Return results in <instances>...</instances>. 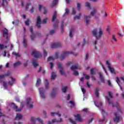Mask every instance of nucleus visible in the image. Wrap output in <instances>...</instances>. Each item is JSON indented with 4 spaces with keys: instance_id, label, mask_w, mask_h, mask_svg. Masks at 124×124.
<instances>
[{
    "instance_id": "obj_26",
    "label": "nucleus",
    "mask_w": 124,
    "mask_h": 124,
    "mask_svg": "<svg viewBox=\"0 0 124 124\" xmlns=\"http://www.w3.org/2000/svg\"><path fill=\"white\" fill-rule=\"evenodd\" d=\"M96 11H97L96 8H94L93 11L91 13V16H94V14L96 13Z\"/></svg>"
},
{
    "instance_id": "obj_56",
    "label": "nucleus",
    "mask_w": 124,
    "mask_h": 124,
    "mask_svg": "<svg viewBox=\"0 0 124 124\" xmlns=\"http://www.w3.org/2000/svg\"><path fill=\"white\" fill-rule=\"evenodd\" d=\"M72 14L75 15L76 14V11L74 8H72Z\"/></svg>"
},
{
    "instance_id": "obj_36",
    "label": "nucleus",
    "mask_w": 124,
    "mask_h": 124,
    "mask_svg": "<svg viewBox=\"0 0 124 124\" xmlns=\"http://www.w3.org/2000/svg\"><path fill=\"white\" fill-rule=\"evenodd\" d=\"M23 43L24 44V47H27V46H28V45L27 44V40H26V39L25 38H23Z\"/></svg>"
},
{
    "instance_id": "obj_64",
    "label": "nucleus",
    "mask_w": 124,
    "mask_h": 124,
    "mask_svg": "<svg viewBox=\"0 0 124 124\" xmlns=\"http://www.w3.org/2000/svg\"><path fill=\"white\" fill-rule=\"evenodd\" d=\"M42 5H39V11H41V9H42Z\"/></svg>"
},
{
    "instance_id": "obj_14",
    "label": "nucleus",
    "mask_w": 124,
    "mask_h": 124,
    "mask_svg": "<svg viewBox=\"0 0 124 124\" xmlns=\"http://www.w3.org/2000/svg\"><path fill=\"white\" fill-rule=\"evenodd\" d=\"M12 104L14 105L13 109L15 110L16 112H21L22 111L21 108H18V107L14 104V103H12Z\"/></svg>"
},
{
    "instance_id": "obj_55",
    "label": "nucleus",
    "mask_w": 124,
    "mask_h": 124,
    "mask_svg": "<svg viewBox=\"0 0 124 124\" xmlns=\"http://www.w3.org/2000/svg\"><path fill=\"white\" fill-rule=\"evenodd\" d=\"M112 39L115 42H117V38H116V36H115V35H112Z\"/></svg>"
},
{
    "instance_id": "obj_42",
    "label": "nucleus",
    "mask_w": 124,
    "mask_h": 124,
    "mask_svg": "<svg viewBox=\"0 0 124 124\" xmlns=\"http://www.w3.org/2000/svg\"><path fill=\"white\" fill-rule=\"evenodd\" d=\"M51 116H54V115H58V116H59V117H61V116H62L61 114H59V113L57 112H51Z\"/></svg>"
},
{
    "instance_id": "obj_23",
    "label": "nucleus",
    "mask_w": 124,
    "mask_h": 124,
    "mask_svg": "<svg viewBox=\"0 0 124 124\" xmlns=\"http://www.w3.org/2000/svg\"><path fill=\"white\" fill-rule=\"evenodd\" d=\"M65 12L62 16L63 17H65V16H66V15H68V14H69V10L68 9H67V8L65 9Z\"/></svg>"
},
{
    "instance_id": "obj_59",
    "label": "nucleus",
    "mask_w": 124,
    "mask_h": 124,
    "mask_svg": "<svg viewBox=\"0 0 124 124\" xmlns=\"http://www.w3.org/2000/svg\"><path fill=\"white\" fill-rule=\"evenodd\" d=\"M71 64H72V62H68L66 64V66H69V65H71Z\"/></svg>"
},
{
    "instance_id": "obj_48",
    "label": "nucleus",
    "mask_w": 124,
    "mask_h": 124,
    "mask_svg": "<svg viewBox=\"0 0 124 124\" xmlns=\"http://www.w3.org/2000/svg\"><path fill=\"white\" fill-rule=\"evenodd\" d=\"M67 90V86L64 87L62 89V91L63 93H66V90Z\"/></svg>"
},
{
    "instance_id": "obj_8",
    "label": "nucleus",
    "mask_w": 124,
    "mask_h": 124,
    "mask_svg": "<svg viewBox=\"0 0 124 124\" xmlns=\"http://www.w3.org/2000/svg\"><path fill=\"white\" fill-rule=\"evenodd\" d=\"M59 58V52H57L55 53L54 57L53 56H50L48 58L47 62H50V61H54V60H56V59H58Z\"/></svg>"
},
{
    "instance_id": "obj_35",
    "label": "nucleus",
    "mask_w": 124,
    "mask_h": 124,
    "mask_svg": "<svg viewBox=\"0 0 124 124\" xmlns=\"http://www.w3.org/2000/svg\"><path fill=\"white\" fill-rule=\"evenodd\" d=\"M81 14L79 13V16H76L74 17V20H76V19L79 20V19H80V18L81 17Z\"/></svg>"
},
{
    "instance_id": "obj_17",
    "label": "nucleus",
    "mask_w": 124,
    "mask_h": 124,
    "mask_svg": "<svg viewBox=\"0 0 124 124\" xmlns=\"http://www.w3.org/2000/svg\"><path fill=\"white\" fill-rule=\"evenodd\" d=\"M57 88H53L52 90V92L51 93V96L53 98L56 96V92H57Z\"/></svg>"
},
{
    "instance_id": "obj_28",
    "label": "nucleus",
    "mask_w": 124,
    "mask_h": 124,
    "mask_svg": "<svg viewBox=\"0 0 124 124\" xmlns=\"http://www.w3.org/2000/svg\"><path fill=\"white\" fill-rule=\"evenodd\" d=\"M76 69H78V66L73 65L71 67V70H72L73 71H75Z\"/></svg>"
},
{
    "instance_id": "obj_9",
    "label": "nucleus",
    "mask_w": 124,
    "mask_h": 124,
    "mask_svg": "<svg viewBox=\"0 0 124 124\" xmlns=\"http://www.w3.org/2000/svg\"><path fill=\"white\" fill-rule=\"evenodd\" d=\"M42 23V21H41V18H40V16H38L37 17V22H36V27L38 28V29H40L41 28V24Z\"/></svg>"
},
{
    "instance_id": "obj_61",
    "label": "nucleus",
    "mask_w": 124,
    "mask_h": 124,
    "mask_svg": "<svg viewBox=\"0 0 124 124\" xmlns=\"http://www.w3.org/2000/svg\"><path fill=\"white\" fill-rule=\"evenodd\" d=\"M82 92L83 93V94H85L86 93V90H85V88H81Z\"/></svg>"
},
{
    "instance_id": "obj_62",
    "label": "nucleus",
    "mask_w": 124,
    "mask_h": 124,
    "mask_svg": "<svg viewBox=\"0 0 124 124\" xmlns=\"http://www.w3.org/2000/svg\"><path fill=\"white\" fill-rule=\"evenodd\" d=\"M53 27L54 29H57V28H58V23H55L53 25Z\"/></svg>"
},
{
    "instance_id": "obj_44",
    "label": "nucleus",
    "mask_w": 124,
    "mask_h": 124,
    "mask_svg": "<svg viewBox=\"0 0 124 124\" xmlns=\"http://www.w3.org/2000/svg\"><path fill=\"white\" fill-rule=\"evenodd\" d=\"M85 4H86L85 5L86 7H88L89 9H91V5H90V3H89V2H86Z\"/></svg>"
},
{
    "instance_id": "obj_33",
    "label": "nucleus",
    "mask_w": 124,
    "mask_h": 124,
    "mask_svg": "<svg viewBox=\"0 0 124 124\" xmlns=\"http://www.w3.org/2000/svg\"><path fill=\"white\" fill-rule=\"evenodd\" d=\"M108 69H109L111 73H114V74L116 73L115 72V70L114 69V68L111 67V66H108Z\"/></svg>"
},
{
    "instance_id": "obj_15",
    "label": "nucleus",
    "mask_w": 124,
    "mask_h": 124,
    "mask_svg": "<svg viewBox=\"0 0 124 124\" xmlns=\"http://www.w3.org/2000/svg\"><path fill=\"white\" fill-rule=\"evenodd\" d=\"M23 118V115L20 113H17L16 116V117L15 120L19 121Z\"/></svg>"
},
{
    "instance_id": "obj_53",
    "label": "nucleus",
    "mask_w": 124,
    "mask_h": 124,
    "mask_svg": "<svg viewBox=\"0 0 124 124\" xmlns=\"http://www.w3.org/2000/svg\"><path fill=\"white\" fill-rule=\"evenodd\" d=\"M7 4V1L6 0H2V5Z\"/></svg>"
},
{
    "instance_id": "obj_24",
    "label": "nucleus",
    "mask_w": 124,
    "mask_h": 124,
    "mask_svg": "<svg viewBox=\"0 0 124 124\" xmlns=\"http://www.w3.org/2000/svg\"><path fill=\"white\" fill-rule=\"evenodd\" d=\"M56 18H57V12L54 11L53 16L52 17V22H54V21L56 20Z\"/></svg>"
},
{
    "instance_id": "obj_2",
    "label": "nucleus",
    "mask_w": 124,
    "mask_h": 124,
    "mask_svg": "<svg viewBox=\"0 0 124 124\" xmlns=\"http://www.w3.org/2000/svg\"><path fill=\"white\" fill-rule=\"evenodd\" d=\"M106 98L107 99L109 105H112V107H116L118 111H119V112H121V109H120V108H119V103H118V102H116V104L115 105L114 103H113V101L111 100L109 97L107 96Z\"/></svg>"
},
{
    "instance_id": "obj_50",
    "label": "nucleus",
    "mask_w": 124,
    "mask_h": 124,
    "mask_svg": "<svg viewBox=\"0 0 124 124\" xmlns=\"http://www.w3.org/2000/svg\"><path fill=\"white\" fill-rule=\"evenodd\" d=\"M90 71H91V75H93L95 74V72H94V71L93 70V69H91L90 70Z\"/></svg>"
},
{
    "instance_id": "obj_52",
    "label": "nucleus",
    "mask_w": 124,
    "mask_h": 124,
    "mask_svg": "<svg viewBox=\"0 0 124 124\" xmlns=\"http://www.w3.org/2000/svg\"><path fill=\"white\" fill-rule=\"evenodd\" d=\"M4 49V45L0 44V50H3Z\"/></svg>"
},
{
    "instance_id": "obj_25",
    "label": "nucleus",
    "mask_w": 124,
    "mask_h": 124,
    "mask_svg": "<svg viewBox=\"0 0 124 124\" xmlns=\"http://www.w3.org/2000/svg\"><path fill=\"white\" fill-rule=\"evenodd\" d=\"M32 64L34 67H36V66H38V64L36 63V60L35 59H33L32 60Z\"/></svg>"
},
{
    "instance_id": "obj_51",
    "label": "nucleus",
    "mask_w": 124,
    "mask_h": 124,
    "mask_svg": "<svg viewBox=\"0 0 124 124\" xmlns=\"http://www.w3.org/2000/svg\"><path fill=\"white\" fill-rule=\"evenodd\" d=\"M48 20V19L47 18H46L42 20V23L44 24H46L47 23V21Z\"/></svg>"
},
{
    "instance_id": "obj_37",
    "label": "nucleus",
    "mask_w": 124,
    "mask_h": 124,
    "mask_svg": "<svg viewBox=\"0 0 124 124\" xmlns=\"http://www.w3.org/2000/svg\"><path fill=\"white\" fill-rule=\"evenodd\" d=\"M64 23V22L63 21H62V24H61V32H62V33H63V27H64L63 23Z\"/></svg>"
},
{
    "instance_id": "obj_54",
    "label": "nucleus",
    "mask_w": 124,
    "mask_h": 124,
    "mask_svg": "<svg viewBox=\"0 0 124 124\" xmlns=\"http://www.w3.org/2000/svg\"><path fill=\"white\" fill-rule=\"evenodd\" d=\"M13 55H14L15 56H16V57H20V55H19V53H17L15 52H13L12 53Z\"/></svg>"
},
{
    "instance_id": "obj_41",
    "label": "nucleus",
    "mask_w": 124,
    "mask_h": 124,
    "mask_svg": "<svg viewBox=\"0 0 124 124\" xmlns=\"http://www.w3.org/2000/svg\"><path fill=\"white\" fill-rule=\"evenodd\" d=\"M31 4V3L28 2L27 3L26 7V10H29V8L30 7V5Z\"/></svg>"
},
{
    "instance_id": "obj_34",
    "label": "nucleus",
    "mask_w": 124,
    "mask_h": 124,
    "mask_svg": "<svg viewBox=\"0 0 124 124\" xmlns=\"http://www.w3.org/2000/svg\"><path fill=\"white\" fill-rule=\"evenodd\" d=\"M45 81L46 82V83L45 84V88L46 89H48L49 88V82L48 81V79H46Z\"/></svg>"
},
{
    "instance_id": "obj_13",
    "label": "nucleus",
    "mask_w": 124,
    "mask_h": 124,
    "mask_svg": "<svg viewBox=\"0 0 124 124\" xmlns=\"http://www.w3.org/2000/svg\"><path fill=\"white\" fill-rule=\"evenodd\" d=\"M30 32L31 33V40L33 41L35 39V34L33 33V28H30Z\"/></svg>"
},
{
    "instance_id": "obj_10",
    "label": "nucleus",
    "mask_w": 124,
    "mask_h": 124,
    "mask_svg": "<svg viewBox=\"0 0 124 124\" xmlns=\"http://www.w3.org/2000/svg\"><path fill=\"white\" fill-rule=\"evenodd\" d=\"M3 37H6V39H8L9 33H8V30L6 28H5L3 31Z\"/></svg>"
},
{
    "instance_id": "obj_43",
    "label": "nucleus",
    "mask_w": 124,
    "mask_h": 124,
    "mask_svg": "<svg viewBox=\"0 0 124 124\" xmlns=\"http://www.w3.org/2000/svg\"><path fill=\"white\" fill-rule=\"evenodd\" d=\"M100 64L102 66V67L103 70L105 71V73H107L106 69L105 68V67H104V66H103V64H102V63H101V62H100Z\"/></svg>"
},
{
    "instance_id": "obj_58",
    "label": "nucleus",
    "mask_w": 124,
    "mask_h": 124,
    "mask_svg": "<svg viewBox=\"0 0 124 124\" xmlns=\"http://www.w3.org/2000/svg\"><path fill=\"white\" fill-rule=\"evenodd\" d=\"M69 121H70V122H71V123H72V124H76V122L73 121V120L72 119H69Z\"/></svg>"
},
{
    "instance_id": "obj_39",
    "label": "nucleus",
    "mask_w": 124,
    "mask_h": 124,
    "mask_svg": "<svg viewBox=\"0 0 124 124\" xmlns=\"http://www.w3.org/2000/svg\"><path fill=\"white\" fill-rule=\"evenodd\" d=\"M77 10L78 11H80L81 10V4L80 3H77Z\"/></svg>"
},
{
    "instance_id": "obj_20",
    "label": "nucleus",
    "mask_w": 124,
    "mask_h": 124,
    "mask_svg": "<svg viewBox=\"0 0 124 124\" xmlns=\"http://www.w3.org/2000/svg\"><path fill=\"white\" fill-rule=\"evenodd\" d=\"M11 74L10 73H7L6 74L0 75V79H3L5 78V77H7V76H9Z\"/></svg>"
},
{
    "instance_id": "obj_7",
    "label": "nucleus",
    "mask_w": 124,
    "mask_h": 124,
    "mask_svg": "<svg viewBox=\"0 0 124 124\" xmlns=\"http://www.w3.org/2000/svg\"><path fill=\"white\" fill-rule=\"evenodd\" d=\"M114 118H113V121L115 123H119V122H121V120H122V118L121 117L118 116V114H117V112H114Z\"/></svg>"
},
{
    "instance_id": "obj_19",
    "label": "nucleus",
    "mask_w": 124,
    "mask_h": 124,
    "mask_svg": "<svg viewBox=\"0 0 124 124\" xmlns=\"http://www.w3.org/2000/svg\"><path fill=\"white\" fill-rule=\"evenodd\" d=\"M75 117L77 119L78 122H81L83 121L82 118H81V115L80 114H77L75 116Z\"/></svg>"
},
{
    "instance_id": "obj_22",
    "label": "nucleus",
    "mask_w": 124,
    "mask_h": 124,
    "mask_svg": "<svg viewBox=\"0 0 124 124\" xmlns=\"http://www.w3.org/2000/svg\"><path fill=\"white\" fill-rule=\"evenodd\" d=\"M99 75L100 76V79L101 80V82H102V83H104L105 80H104V78H103V76L102 75V73H99Z\"/></svg>"
},
{
    "instance_id": "obj_1",
    "label": "nucleus",
    "mask_w": 124,
    "mask_h": 124,
    "mask_svg": "<svg viewBox=\"0 0 124 124\" xmlns=\"http://www.w3.org/2000/svg\"><path fill=\"white\" fill-rule=\"evenodd\" d=\"M92 34L96 39H99V38H101L102 34H103V31H102L101 28H100L98 34L97 35V29H95L92 31Z\"/></svg>"
},
{
    "instance_id": "obj_29",
    "label": "nucleus",
    "mask_w": 124,
    "mask_h": 124,
    "mask_svg": "<svg viewBox=\"0 0 124 124\" xmlns=\"http://www.w3.org/2000/svg\"><path fill=\"white\" fill-rule=\"evenodd\" d=\"M41 83V80L40 79V78H38L37 80L36 83V87H39V86L40 85Z\"/></svg>"
},
{
    "instance_id": "obj_57",
    "label": "nucleus",
    "mask_w": 124,
    "mask_h": 124,
    "mask_svg": "<svg viewBox=\"0 0 124 124\" xmlns=\"http://www.w3.org/2000/svg\"><path fill=\"white\" fill-rule=\"evenodd\" d=\"M69 103L70 104H71V105H73V106H74V107H75V103H74V102H73V101H70Z\"/></svg>"
},
{
    "instance_id": "obj_11",
    "label": "nucleus",
    "mask_w": 124,
    "mask_h": 124,
    "mask_svg": "<svg viewBox=\"0 0 124 124\" xmlns=\"http://www.w3.org/2000/svg\"><path fill=\"white\" fill-rule=\"evenodd\" d=\"M27 105H29V108H33V102H31V98H28L27 99Z\"/></svg>"
},
{
    "instance_id": "obj_18",
    "label": "nucleus",
    "mask_w": 124,
    "mask_h": 124,
    "mask_svg": "<svg viewBox=\"0 0 124 124\" xmlns=\"http://www.w3.org/2000/svg\"><path fill=\"white\" fill-rule=\"evenodd\" d=\"M10 78L12 79V81H9L8 84L10 86H13V84L14 82H15V78H13L12 77H11Z\"/></svg>"
},
{
    "instance_id": "obj_16",
    "label": "nucleus",
    "mask_w": 124,
    "mask_h": 124,
    "mask_svg": "<svg viewBox=\"0 0 124 124\" xmlns=\"http://www.w3.org/2000/svg\"><path fill=\"white\" fill-rule=\"evenodd\" d=\"M85 19L86 20L87 26H89V24L90 23V19H91V16H85Z\"/></svg>"
},
{
    "instance_id": "obj_49",
    "label": "nucleus",
    "mask_w": 124,
    "mask_h": 124,
    "mask_svg": "<svg viewBox=\"0 0 124 124\" xmlns=\"http://www.w3.org/2000/svg\"><path fill=\"white\" fill-rule=\"evenodd\" d=\"M74 75H75V76H78L79 73L77 71H74Z\"/></svg>"
},
{
    "instance_id": "obj_32",
    "label": "nucleus",
    "mask_w": 124,
    "mask_h": 124,
    "mask_svg": "<svg viewBox=\"0 0 124 124\" xmlns=\"http://www.w3.org/2000/svg\"><path fill=\"white\" fill-rule=\"evenodd\" d=\"M21 64V62L18 61L14 64V67H17V66Z\"/></svg>"
},
{
    "instance_id": "obj_27",
    "label": "nucleus",
    "mask_w": 124,
    "mask_h": 124,
    "mask_svg": "<svg viewBox=\"0 0 124 124\" xmlns=\"http://www.w3.org/2000/svg\"><path fill=\"white\" fill-rule=\"evenodd\" d=\"M57 3H58V0H53L52 3L51 4V7L56 6Z\"/></svg>"
},
{
    "instance_id": "obj_21",
    "label": "nucleus",
    "mask_w": 124,
    "mask_h": 124,
    "mask_svg": "<svg viewBox=\"0 0 124 124\" xmlns=\"http://www.w3.org/2000/svg\"><path fill=\"white\" fill-rule=\"evenodd\" d=\"M98 92H99V88H96L95 90V95L96 97H98L99 95V93Z\"/></svg>"
},
{
    "instance_id": "obj_38",
    "label": "nucleus",
    "mask_w": 124,
    "mask_h": 124,
    "mask_svg": "<svg viewBox=\"0 0 124 124\" xmlns=\"http://www.w3.org/2000/svg\"><path fill=\"white\" fill-rule=\"evenodd\" d=\"M56 77H57V76H56V74H55V73L53 72L51 74V80H54V79H55V78H56Z\"/></svg>"
},
{
    "instance_id": "obj_3",
    "label": "nucleus",
    "mask_w": 124,
    "mask_h": 124,
    "mask_svg": "<svg viewBox=\"0 0 124 124\" xmlns=\"http://www.w3.org/2000/svg\"><path fill=\"white\" fill-rule=\"evenodd\" d=\"M73 54V52L71 51H63L62 52V54L60 55V60L61 61H63V60H64L65 59V57H67L69 55Z\"/></svg>"
},
{
    "instance_id": "obj_60",
    "label": "nucleus",
    "mask_w": 124,
    "mask_h": 124,
    "mask_svg": "<svg viewBox=\"0 0 124 124\" xmlns=\"http://www.w3.org/2000/svg\"><path fill=\"white\" fill-rule=\"evenodd\" d=\"M3 87L5 88V89H7V84L5 82H3Z\"/></svg>"
},
{
    "instance_id": "obj_31",
    "label": "nucleus",
    "mask_w": 124,
    "mask_h": 124,
    "mask_svg": "<svg viewBox=\"0 0 124 124\" xmlns=\"http://www.w3.org/2000/svg\"><path fill=\"white\" fill-rule=\"evenodd\" d=\"M62 118L60 119V120L56 121V119H53L52 121V123L54 124V123H62Z\"/></svg>"
},
{
    "instance_id": "obj_40",
    "label": "nucleus",
    "mask_w": 124,
    "mask_h": 124,
    "mask_svg": "<svg viewBox=\"0 0 124 124\" xmlns=\"http://www.w3.org/2000/svg\"><path fill=\"white\" fill-rule=\"evenodd\" d=\"M116 82L117 84H118L119 87H121V85H120V83H121V80H120V78H119L116 77Z\"/></svg>"
},
{
    "instance_id": "obj_45",
    "label": "nucleus",
    "mask_w": 124,
    "mask_h": 124,
    "mask_svg": "<svg viewBox=\"0 0 124 124\" xmlns=\"http://www.w3.org/2000/svg\"><path fill=\"white\" fill-rule=\"evenodd\" d=\"M25 23L26 26H30V19H27V20L25 21Z\"/></svg>"
},
{
    "instance_id": "obj_4",
    "label": "nucleus",
    "mask_w": 124,
    "mask_h": 124,
    "mask_svg": "<svg viewBox=\"0 0 124 124\" xmlns=\"http://www.w3.org/2000/svg\"><path fill=\"white\" fill-rule=\"evenodd\" d=\"M31 55L34 56V58H41V57H42V55L40 54V52H39V51H36V50L32 51Z\"/></svg>"
},
{
    "instance_id": "obj_5",
    "label": "nucleus",
    "mask_w": 124,
    "mask_h": 124,
    "mask_svg": "<svg viewBox=\"0 0 124 124\" xmlns=\"http://www.w3.org/2000/svg\"><path fill=\"white\" fill-rule=\"evenodd\" d=\"M40 95L43 99H45L46 98V95H45V90L43 88H41L39 89Z\"/></svg>"
},
{
    "instance_id": "obj_6",
    "label": "nucleus",
    "mask_w": 124,
    "mask_h": 124,
    "mask_svg": "<svg viewBox=\"0 0 124 124\" xmlns=\"http://www.w3.org/2000/svg\"><path fill=\"white\" fill-rule=\"evenodd\" d=\"M57 65L58 66V68L60 69V72L61 75H65V73L64 72V69L63 68V67H62V64L61 63H58L57 64Z\"/></svg>"
},
{
    "instance_id": "obj_47",
    "label": "nucleus",
    "mask_w": 124,
    "mask_h": 124,
    "mask_svg": "<svg viewBox=\"0 0 124 124\" xmlns=\"http://www.w3.org/2000/svg\"><path fill=\"white\" fill-rule=\"evenodd\" d=\"M56 32V31L54 30H52L50 31L49 34L50 35H52V34H54Z\"/></svg>"
},
{
    "instance_id": "obj_30",
    "label": "nucleus",
    "mask_w": 124,
    "mask_h": 124,
    "mask_svg": "<svg viewBox=\"0 0 124 124\" xmlns=\"http://www.w3.org/2000/svg\"><path fill=\"white\" fill-rule=\"evenodd\" d=\"M75 31V30L74 29H71V30L70 31V34H69V37H72L73 36V32Z\"/></svg>"
},
{
    "instance_id": "obj_46",
    "label": "nucleus",
    "mask_w": 124,
    "mask_h": 124,
    "mask_svg": "<svg viewBox=\"0 0 124 124\" xmlns=\"http://www.w3.org/2000/svg\"><path fill=\"white\" fill-rule=\"evenodd\" d=\"M36 120H37V121H38V122H39V123H40L41 124H44L43 123V121H42V120H41L40 118H37L36 119Z\"/></svg>"
},
{
    "instance_id": "obj_12",
    "label": "nucleus",
    "mask_w": 124,
    "mask_h": 124,
    "mask_svg": "<svg viewBox=\"0 0 124 124\" xmlns=\"http://www.w3.org/2000/svg\"><path fill=\"white\" fill-rule=\"evenodd\" d=\"M51 48H60V47H62V44L60 43H55L51 45Z\"/></svg>"
},
{
    "instance_id": "obj_63",
    "label": "nucleus",
    "mask_w": 124,
    "mask_h": 124,
    "mask_svg": "<svg viewBox=\"0 0 124 124\" xmlns=\"http://www.w3.org/2000/svg\"><path fill=\"white\" fill-rule=\"evenodd\" d=\"M108 95L110 97V98H113V95L111 93V92H108Z\"/></svg>"
}]
</instances>
